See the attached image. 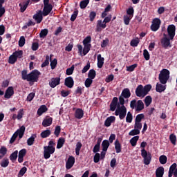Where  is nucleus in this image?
Instances as JSON below:
<instances>
[{
    "mask_svg": "<svg viewBox=\"0 0 177 177\" xmlns=\"http://www.w3.org/2000/svg\"><path fill=\"white\" fill-rule=\"evenodd\" d=\"M26 132V127L21 126L19 129L15 131V133L18 135L19 139H21L24 136V133Z\"/></svg>",
    "mask_w": 177,
    "mask_h": 177,
    "instance_id": "19",
    "label": "nucleus"
},
{
    "mask_svg": "<svg viewBox=\"0 0 177 177\" xmlns=\"http://www.w3.org/2000/svg\"><path fill=\"white\" fill-rule=\"evenodd\" d=\"M51 131L49 129L45 130L42 131L40 134L41 138H43L44 139L48 138V136H50Z\"/></svg>",
    "mask_w": 177,
    "mask_h": 177,
    "instance_id": "35",
    "label": "nucleus"
},
{
    "mask_svg": "<svg viewBox=\"0 0 177 177\" xmlns=\"http://www.w3.org/2000/svg\"><path fill=\"white\" fill-rule=\"evenodd\" d=\"M141 156L142 158H144V164L145 165H149L150 162H151V153L150 152H147L146 149H142L141 150Z\"/></svg>",
    "mask_w": 177,
    "mask_h": 177,
    "instance_id": "4",
    "label": "nucleus"
},
{
    "mask_svg": "<svg viewBox=\"0 0 177 177\" xmlns=\"http://www.w3.org/2000/svg\"><path fill=\"white\" fill-rule=\"evenodd\" d=\"M95 77H96V71H95L94 69H91L88 71V77L90 78L91 80H95Z\"/></svg>",
    "mask_w": 177,
    "mask_h": 177,
    "instance_id": "39",
    "label": "nucleus"
},
{
    "mask_svg": "<svg viewBox=\"0 0 177 177\" xmlns=\"http://www.w3.org/2000/svg\"><path fill=\"white\" fill-rule=\"evenodd\" d=\"M53 9V6L52 4L46 5L44 6L43 8V16H48L50 12H52Z\"/></svg>",
    "mask_w": 177,
    "mask_h": 177,
    "instance_id": "18",
    "label": "nucleus"
},
{
    "mask_svg": "<svg viewBox=\"0 0 177 177\" xmlns=\"http://www.w3.org/2000/svg\"><path fill=\"white\" fill-rule=\"evenodd\" d=\"M103 64H104V57H102V55H97V66L98 68H102L103 67Z\"/></svg>",
    "mask_w": 177,
    "mask_h": 177,
    "instance_id": "23",
    "label": "nucleus"
},
{
    "mask_svg": "<svg viewBox=\"0 0 177 177\" xmlns=\"http://www.w3.org/2000/svg\"><path fill=\"white\" fill-rule=\"evenodd\" d=\"M16 62H17V57L12 53V55H11L9 57L8 63H9L10 64H15V63H16Z\"/></svg>",
    "mask_w": 177,
    "mask_h": 177,
    "instance_id": "40",
    "label": "nucleus"
},
{
    "mask_svg": "<svg viewBox=\"0 0 177 177\" xmlns=\"http://www.w3.org/2000/svg\"><path fill=\"white\" fill-rule=\"evenodd\" d=\"M52 122H53V118L51 117H48L44 119L42 122L43 127H50L52 125Z\"/></svg>",
    "mask_w": 177,
    "mask_h": 177,
    "instance_id": "22",
    "label": "nucleus"
},
{
    "mask_svg": "<svg viewBox=\"0 0 177 177\" xmlns=\"http://www.w3.org/2000/svg\"><path fill=\"white\" fill-rule=\"evenodd\" d=\"M39 75H41V72L37 69H35L28 74L27 81L29 82H38Z\"/></svg>",
    "mask_w": 177,
    "mask_h": 177,
    "instance_id": "1",
    "label": "nucleus"
},
{
    "mask_svg": "<svg viewBox=\"0 0 177 177\" xmlns=\"http://www.w3.org/2000/svg\"><path fill=\"white\" fill-rule=\"evenodd\" d=\"M124 99H129L131 97V91L127 88L122 90L121 95Z\"/></svg>",
    "mask_w": 177,
    "mask_h": 177,
    "instance_id": "25",
    "label": "nucleus"
},
{
    "mask_svg": "<svg viewBox=\"0 0 177 177\" xmlns=\"http://www.w3.org/2000/svg\"><path fill=\"white\" fill-rule=\"evenodd\" d=\"M53 55H50V57L49 55L46 56V59L45 61L41 64V67H46V66H49V60H52V57Z\"/></svg>",
    "mask_w": 177,
    "mask_h": 177,
    "instance_id": "34",
    "label": "nucleus"
},
{
    "mask_svg": "<svg viewBox=\"0 0 177 177\" xmlns=\"http://www.w3.org/2000/svg\"><path fill=\"white\" fill-rule=\"evenodd\" d=\"M64 85L67 88H73L74 86V79H73V77L69 76L66 77L64 81Z\"/></svg>",
    "mask_w": 177,
    "mask_h": 177,
    "instance_id": "16",
    "label": "nucleus"
},
{
    "mask_svg": "<svg viewBox=\"0 0 177 177\" xmlns=\"http://www.w3.org/2000/svg\"><path fill=\"white\" fill-rule=\"evenodd\" d=\"M50 66L51 67V70H55L56 68V66H57V59L55 58L53 61H50Z\"/></svg>",
    "mask_w": 177,
    "mask_h": 177,
    "instance_id": "53",
    "label": "nucleus"
},
{
    "mask_svg": "<svg viewBox=\"0 0 177 177\" xmlns=\"http://www.w3.org/2000/svg\"><path fill=\"white\" fill-rule=\"evenodd\" d=\"M167 160H168V158H167V156H165V155H162L159 157V162L162 165H164L165 164H167Z\"/></svg>",
    "mask_w": 177,
    "mask_h": 177,
    "instance_id": "44",
    "label": "nucleus"
},
{
    "mask_svg": "<svg viewBox=\"0 0 177 177\" xmlns=\"http://www.w3.org/2000/svg\"><path fill=\"white\" fill-rule=\"evenodd\" d=\"M35 142V136H32L27 140L28 146H32Z\"/></svg>",
    "mask_w": 177,
    "mask_h": 177,
    "instance_id": "45",
    "label": "nucleus"
},
{
    "mask_svg": "<svg viewBox=\"0 0 177 177\" xmlns=\"http://www.w3.org/2000/svg\"><path fill=\"white\" fill-rule=\"evenodd\" d=\"M143 118H145V114H143V113L138 114L136 117L135 122H141L142 120H143Z\"/></svg>",
    "mask_w": 177,
    "mask_h": 177,
    "instance_id": "51",
    "label": "nucleus"
},
{
    "mask_svg": "<svg viewBox=\"0 0 177 177\" xmlns=\"http://www.w3.org/2000/svg\"><path fill=\"white\" fill-rule=\"evenodd\" d=\"M74 65H72L71 68H68L66 71V75H72L73 73H74Z\"/></svg>",
    "mask_w": 177,
    "mask_h": 177,
    "instance_id": "58",
    "label": "nucleus"
},
{
    "mask_svg": "<svg viewBox=\"0 0 177 177\" xmlns=\"http://www.w3.org/2000/svg\"><path fill=\"white\" fill-rule=\"evenodd\" d=\"M90 0H83L81 1L80 3V9H86V6L89 5Z\"/></svg>",
    "mask_w": 177,
    "mask_h": 177,
    "instance_id": "32",
    "label": "nucleus"
},
{
    "mask_svg": "<svg viewBox=\"0 0 177 177\" xmlns=\"http://www.w3.org/2000/svg\"><path fill=\"white\" fill-rule=\"evenodd\" d=\"M115 115H119L120 120H124L127 117V108L125 106L118 105V107L115 111Z\"/></svg>",
    "mask_w": 177,
    "mask_h": 177,
    "instance_id": "3",
    "label": "nucleus"
},
{
    "mask_svg": "<svg viewBox=\"0 0 177 177\" xmlns=\"http://www.w3.org/2000/svg\"><path fill=\"white\" fill-rule=\"evenodd\" d=\"M139 133H140V131H139V129H134L129 133V136H135V135H139Z\"/></svg>",
    "mask_w": 177,
    "mask_h": 177,
    "instance_id": "57",
    "label": "nucleus"
},
{
    "mask_svg": "<svg viewBox=\"0 0 177 177\" xmlns=\"http://www.w3.org/2000/svg\"><path fill=\"white\" fill-rule=\"evenodd\" d=\"M48 32H49L48 29H42L39 33L40 38H45L48 35Z\"/></svg>",
    "mask_w": 177,
    "mask_h": 177,
    "instance_id": "46",
    "label": "nucleus"
},
{
    "mask_svg": "<svg viewBox=\"0 0 177 177\" xmlns=\"http://www.w3.org/2000/svg\"><path fill=\"white\" fill-rule=\"evenodd\" d=\"M135 10H133V8L132 7L129 8V9H127V15H128V16L129 17H133V13H134Z\"/></svg>",
    "mask_w": 177,
    "mask_h": 177,
    "instance_id": "62",
    "label": "nucleus"
},
{
    "mask_svg": "<svg viewBox=\"0 0 177 177\" xmlns=\"http://www.w3.org/2000/svg\"><path fill=\"white\" fill-rule=\"evenodd\" d=\"M138 140H139V136H134L130 140V144L131 145V146H133V147H135Z\"/></svg>",
    "mask_w": 177,
    "mask_h": 177,
    "instance_id": "38",
    "label": "nucleus"
},
{
    "mask_svg": "<svg viewBox=\"0 0 177 177\" xmlns=\"http://www.w3.org/2000/svg\"><path fill=\"white\" fill-rule=\"evenodd\" d=\"M55 147L53 146H44V157L45 160L50 158V155L55 153Z\"/></svg>",
    "mask_w": 177,
    "mask_h": 177,
    "instance_id": "5",
    "label": "nucleus"
},
{
    "mask_svg": "<svg viewBox=\"0 0 177 177\" xmlns=\"http://www.w3.org/2000/svg\"><path fill=\"white\" fill-rule=\"evenodd\" d=\"M71 93V91H65V90H62L60 95L62 97H67L68 95Z\"/></svg>",
    "mask_w": 177,
    "mask_h": 177,
    "instance_id": "56",
    "label": "nucleus"
},
{
    "mask_svg": "<svg viewBox=\"0 0 177 177\" xmlns=\"http://www.w3.org/2000/svg\"><path fill=\"white\" fill-rule=\"evenodd\" d=\"M21 78L24 81H28V74H27V70H24L21 71Z\"/></svg>",
    "mask_w": 177,
    "mask_h": 177,
    "instance_id": "54",
    "label": "nucleus"
},
{
    "mask_svg": "<svg viewBox=\"0 0 177 177\" xmlns=\"http://www.w3.org/2000/svg\"><path fill=\"white\" fill-rule=\"evenodd\" d=\"M102 151H107L110 147V142L108 140H104L102 142Z\"/></svg>",
    "mask_w": 177,
    "mask_h": 177,
    "instance_id": "26",
    "label": "nucleus"
},
{
    "mask_svg": "<svg viewBox=\"0 0 177 177\" xmlns=\"http://www.w3.org/2000/svg\"><path fill=\"white\" fill-rule=\"evenodd\" d=\"M156 177H162L164 176V167H160L156 171Z\"/></svg>",
    "mask_w": 177,
    "mask_h": 177,
    "instance_id": "28",
    "label": "nucleus"
},
{
    "mask_svg": "<svg viewBox=\"0 0 177 177\" xmlns=\"http://www.w3.org/2000/svg\"><path fill=\"white\" fill-rule=\"evenodd\" d=\"M145 103V106L146 107H149V106H150V104H151V102H153V98H151V96L150 95H147L144 100Z\"/></svg>",
    "mask_w": 177,
    "mask_h": 177,
    "instance_id": "36",
    "label": "nucleus"
},
{
    "mask_svg": "<svg viewBox=\"0 0 177 177\" xmlns=\"http://www.w3.org/2000/svg\"><path fill=\"white\" fill-rule=\"evenodd\" d=\"M160 44L162 48H165V49H167L168 46H171V41L170 39H168V37H162L160 40Z\"/></svg>",
    "mask_w": 177,
    "mask_h": 177,
    "instance_id": "17",
    "label": "nucleus"
},
{
    "mask_svg": "<svg viewBox=\"0 0 177 177\" xmlns=\"http://www.w3.org/2000/svg\"><path fill=\"white\" fill-rule=\"evenodd\" d=\"M132 19V17L128 16V15H124L123 17V19H124V23L126 26H129V23L131 21V19Z\"/></svg>",
    "mask_w": 177,
    "mask_h": 177,
    "instance_id": "48",
    "label": "nucleus"
},
{
    "mask_svg": "<svg viewBox=\"0 0 177 177\" xmlns=\"http://www.w3.org/2000/svg\"><path fill=\"white\" fill-rule=\"evenodd\" d=\"M169 140L174 146H176V136L174 133L170 134Z\"/></svg>",
    "mask_w": 177,
    "mask_h": 177,
    "instance_id": "42",
    "label": "nucleus"
},
{
    "mask_svg": "<svg viewBox=\"0 0 177 177\" xmlns=\"http://www.w3.org/2000/svg\"><path fill=\"white\" fill-rule=\"evenodd\" d=\"M139 42H140L139 38L134 39L131 41L130 45H131V46L136 47V46H138V45H139Z\"/></svg>",
    "mask_w": 177,
    "mask_h": 177,
    "instance_id": "49",
    "label": "nucleus"
},
{
    "mask_svg": "<svg viewBox=\"0 0 177 177\" xmlns=\"http://www.w3.org/2000/svg\"><path fill=\"white\" fill-rule=\"evenodd\" d=\"M109 107L111 111H115V110L118 107V98L117 97H114L113 98Z\"/></svg>",
    "mask_w": 177,
    "mask_h": 177,
    "instance_id": "11",
    "label": "nucleus"
},
{
    "mask_svg": "<svg viewBox=\"0 0 177 177\" xmlns=\"http://www.w3.org/2000/svg\"><path fill=\"white\" fill-rule=\"evenodd\" d=\"M165 89H167V86H164L161 84L157 83L156 87V92H159V93H161V92H164Z\"/></svg>",
    "mask_w": 177,
    "mask_h": 177,
    "instance_id": "27",
    "label": "nucleus"
},
{
    "mask_svg": "<svg viewBox=\"0 0 177 177\" xmlns=\"http://www.w3.org/2000/svg\"><path fill=\"white\" fill-rule=\"evenodd\" d=\"M161 26V19L160 18H155L153 19L152 24L151 25V31L156 32L158 31Z\"/></svg>",
    "mask_w": 177,
    "mask_h": 177,
    "instance_id": "6",
    "label": "nucleus"
},
{
    "mask_svg": "<svg viewBox=\"0 0 177 177\" xmlns=\"http://www.w3.org/2000/svg\"><path fill=\"white\" fill-rule=\"evenodd\" d=\"M48 111V107L46 105H41L37 110V114L41 115L43 113H46Z\"/></svg>",
    "mask_w": 177,
    "mask_h": 177,
    "instance_id": "30",
    "label": "nucleus"
},
{
    "mask_svg": "<svg viewBox=\"0 0 177 177\" xmlns=\"http://www.w3.org/2000/svg\"><path fill=\"white\" fill-rule=\"evenodd\" d=\"M143 56L145 60H150V54L149 53V51L146 49L143 50Z\"/></svg>",
    "mask_w": 177,
    "mask_h": 177,
    "instance_id": "63",
    "label": "nucleus"
},
{
    "mask_svg": "<svg viewBox=\"0 0 177 177\" xmlns=\"http://www.w3.org/2000/svg\"><path fill=\"white\" fill-rule=\"evenodd\" d=\"M89 50H91V45H85L83 48V55L85 56L86 54L89 53Z\"/></svg>",
    "mask_w": 177,
    "mask_h": 177,
    "instance_id": "60",
    "label": "nucleus"
},
{
    "mask_svg": "<svg viewBox=\"0 0 177 177\" xmlns=\"http://www.w3.org/2000/svg\"><path fill=\"white\" fill-rule=\"evenodd\" d=\"M13 54L17 57V59H21L23 57V51L21 50L15 51Z\"/></svg>",
    "mask_w": 177,
    "mask_h": 177,
    "instance_id": "61",
    "label": "nucleus"
},
{
    "mask_svg": "<svg viewBox=\"0 0 177 177\" xmlns=\"http://www.w3.org/2000/svg\"><path fill=\"white\" fill-rule=\"evenodd\" d=\"M136 95L138 97H145V96H146L143 90V85L140 84L137 86L136 89Z\"/></svg>",
    "mask_w": 177,
    "mask_h": 177,
    "instance_id": "8",
    "label": "nucleus"
},
{
    "mask_svg": "<svg viewBox=\"0 0 177 177\" xmlns=\"http://www.w3.org/2000/svg\"><path fill=\"white\" fill-rule=\"evenodd\" d=\"M115 121V118L114 116H110L106 119L104 121V125L105 127H110L113 122Z\"/></svg>",
    "mask_w": 177,
    "mask_h": 177,
    "instance_id": "24",
    "label": "nucleus"
},
{
    "mask_svg": "<svg viewBox=\"0 0 177 177\" xmlns=\"http://www.w3.org/2000/svg\"><path fill=\"white\" fill-rule=\"evenodd\" d=\"M3 3H5V0H0V18L2 17L5 15V7L3 6Z\"/></svg>",
    "mask_w": 177,
    "mask_h": 177,
    "instance_id": "29",
    "label": "nucleus"
},
{
    "mask_svg": "<svg viewBox=\"0 0 177 177\" xmlns=\"http://www.w3.org/2000/svg\"><path fill=\"white\" fill-rule=\"evenodd\" d=\"M66 142V140L63 138H59L57 144V149H62Z\"/></svg>",
    "mask_w": 177,
    "mask_h": 177,
    "instance_id": "33",
    "label": "nucleus"
},
{
    "mask_svg": "<svg viewBox=\"0 0 177 177\" xmlns=\"http://www.w3.org/2000/svg\"><path fill=\"white\" fill-rule=\"evenodd\" d=\"M14 95H15V88H13V86H9L6 90L4 97L5 99H10L12 96H13Z\"/></svg>",
    "mask_w": 177,
    "mask_h": 177,
    "instance_id": "7",
    "label": "nucleus"
},
{
    "mask_svg": "<svg viewBox=\"0 0 177 177\" xmlns=\"http://www.w3.org/2000/svg\"><path fill=\"white\" fill-rule=\"evenodd\" d=\"M93 82V79H90L89 77L87 78L84 82V85L86 88H90L91 85H92V83Z\"/></svg>",
    "mask_w": 177,
    "mask_h": 177,
    "instance_id": "50",
    "label": "nucleus"
},
{
    "mask_svg": "<svg viewBox=\"0 0 177 177\" xmlns=\"http://www.w3.org/2000/svg\"><path fill=\"white\" fill-rule=\"evenodd\" d=\"M125 97L122 95L119 96V102H118V106H125Z\"/></svg>",
    "mask_w": 177,
    "mask_h": 177,
    "instance_id": "52",
    "label": "nucleus"
},
{
    "mask_svg": "<svg viewBox=\"0 0 177 177\" xmlns=\"http://www.w3.org/2000/svg\"><path fill=\"white\" fill-rule=\"evenodd\" d=\"M169 80V71L168 69H163L159 75V81L160 84L165 85L167 81Z\"/></svg>",
    "mask_w": 177,
    "mask_h": 177,
    "instance_id": "2",
    "label": "nucleus"
},
{
    "mask_svg": "<svg viewBox=\"0 0 177 177\" xmlns=\"http://www.w3.org/2000/svg\"><path fill=\"white\" fill-rule=\"evenodd\" d=\"M6 153H8V149L5 147H1L0 149V160H2L5 156H6Z\"/></svg>",
    "mask_w": 177,
    "mask_h": 177,
    "instance_id": "37",
    "label": "nucleus"
},
{
    "mask_svg": "<svg viewBox=\"0 0 177 177\" xmlns=\"http://www.w3.org/2000/svg\"><path fill=\"white\" fill-rule=\"evenodd\" d=\"M115 149L117 153H121V143H120V141L118 140H116L115 141Z\"/></svg>",
    "mask_w": 177,
    "mask_h": 177,
    "instance_id": "31",
    "label": "nucleus"
},
{
    "mask_svg": "<svg viewBox=\"0 0 177 177\" xmlns=\"http://www.w3.org/2000/svg\"><path fill=\"white\" fill-rule=\"evenodd\" d=\"M1 167L3 168H6L8 165H9V159H3L1 163H0Z\"/></svg>",
    "mask_w": 177,
    "mask_h": 177,
    "instance_id": "55",
    "label": "nucleus"
},
{
    "mask_svg": "<svg viewBox=\"0 0 177 177\" xmlns=\"http://www.w3.org/2000/svg\"><path fill=\"white\" fill-rule=\"evenodd\" d=\"M75 117L77 120H81L84 117V110L82 109H77L75 112Z\"/></svg>",
    "mask_w": 177,
    "mask_h": 177,
    "instance_id": "20",
    "label": "nucleus"
},
{
    "mask_svg": "<svg viewBox=\"0 0 177 177\" xmlns=\"http://www.w3.org/2000/svg\"><path fill=\"white\" fill-rule=\"evenodd\" d=\"M176 28L175 25H169L167 28V32L170 39H174V37H175V31Z\"/></svg>",
    "mask_w": 177,
    "mask_h": 177,
    "instance_id": "10",
    "label": "nucleus"
},
{
    "mask_svg": "<svg viewBox=\"0 0 177 177\" xmlns=\"http://www.w3.org/2000/svg\"><path fill=\"white\" fill-rule=\"evenodd\" d=\"M31 0H27L26 1H24L21 3L19 4V6L20 8V12L21 13H24L26 12V10L27 8H28V6L30 4L31 5Z\"/></svg>",
    "mask_w": 177,
    "mask_h": 177,
    "instance_id": "9",
    "label": "nucleus"
},
{
    "mask_svg": "<svg viewBox=\"0 0 177 177\" xmlns=\"http://www.w3.org/2000/svg\"><path fill=\"white\" fill-rule=\"evenodd\" d=\"M144 93L147 95L149 93V91H151V84H147L143 87Z\"/></svg>",
    "mask_w": 177,
    "mask_h": 177,
    "instance_id": "47",
    "label": "nucleus"
},
{
    "mask_svg": "<svg viewBox=\"0 0 177 177\" xmlns=\"http://www.w3.org/2000/svg\"><path fill=\"white\" fill-rule=\"evenodd\" d=\"M44 13L42 11H39V12L33 15V19L35 20V21L37 23V24H39L42 20H44Z\"/></svg>",
    "mask_w": 177,
    "mask_h": 177,
    "instance_id": "14",
    "label": "nucleus"
},
{
    "mask_svg": "<svg viewBox=\"0 0 177 177\" xmlns=\"http://www.w3.org/2000/svg\"><path fill=\"white\" fill-rule=\"evenodd\" d=\"M143 109H145V104L143 103V101L140 100L137 102V106H136V111L137 113H140V111H142Z\"/></svg>",
    "mask_w": 177,
    "mask_h": 177,
    "instance_id": "21",
    "label": "nucleus"
},
{
    "mask_svg": "<svg viewBox=\"0 0 177 177\" xmlns=\"http://www.w3.org/2000/svg\"><path fill=\"white\" fill-rule=\"evenodd\" d=\"M82 147V143L81 142H78L76 144L75 147V154L76 156H80V151H81V148Z\"/></svg>",
    "mask_w": 177,
    "mask_h": 177,
    "instance_id": "41",
    "label": "nucleus"
},
{
    "mask_svg": "<svg viewBox=\"0 0 177 177\" xmlns=\"http://www.w3.org/2000/svg\"><path fill=\"white\" fill-rule=\"evenodd\" d=\"M17 154H19V151L17 150L15 151L10 156V160L11 161H16L17 160Z\"/></svg>",
    "mask_w": 177,
    "mask_h": 177,
    "instance_id": "43",
    "label": "nucleus"
},
{
    "mask_svg": "<svg viewBox=\"0 0 177 177\" xmlns=\"http://www.w3.org/2000/svg\"><path fill=\"white\" fill-rule=\"evenodd\" d=\"M133 116H132V113H131V111H129L127 113V117H126V122L131 123L132 122V120H133Z\"/></svg>",
    "mask_w": 177,
    "mask_h": 177,
    "instance_id": "59",
    "label": "nucleus"
},
{
    "mask_svg": "<svg viewBox=\"0 0 177 177\" xmlns=\"http://www.w3.org/2000/svg\"><path fill=\"white\" fill-rule=\"evenodd\" d=\"M50 88H56L57 85H60V77H53L49 82Z\"/></svg>",
    "mask_w": 177,
    "mask_h": 177,
    "instance_id": "15",
    "label": "nucleus"
},
{
    "mask_svg": "<svg viewBox=\"0 0 177 177\" xmlns=\"http://www.w3.org/2000/svg\"><path fill=\"white\" fill-rule=\"evenodd\" d=\"M77 16H78V10H76L73 12L71 17V21H75V19H77Z\"/></svg>",
    "mask_w": 177,
    "mask_h": 177,
    "instance_id": "64",
    "label": "nucleus"
},
{
    "mask_svg": "<svg viewBox=\"0 0 177 177\" xmlns=\"http://www.w3.org/2000/svg\"><path fill=\"white\" fill-rule=\"evenodd\" d=\"M106 27H107L106 24L103 23L102 20H98L97 21L95 31L96 32H100L103 29L106 28Z\"/></svg>",
    "mask_w": 177,
    "mask_h": 177,
    "instance_id": "13",
    "label": "nucleus"
},
{
    "mask_svg": "<svg viewBox=\"0 0 177 177\" xmlns=\"http://www.w3.org/2000/svg\"><path fill=\"white\" fill-rule=\"evenodd\" d=\"M75 163V158L74 156H69L66 163V169H71Z\"/></svg>",
    "mask_w": 177,
    "mask_h": 177,
    "instance_id": "12",
    "label": "nucleus"
}]
</instances>
